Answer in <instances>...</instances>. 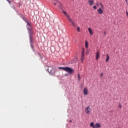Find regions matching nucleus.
Returning <instances> with one entry per match:
<instances>
[{
  "instance_id": "f257e3e1",
  "label": "nucleus",
  "mask_w": 128,
  "mask_h": 128,
  "mask_svg": "<svg viewBox=\"0 0 128 128\" xmlns=\"http://www.w3.org/2000/svg\"><path fill=\"white\" fill-rule=\"evenodd\" d=\"M90 128H100V124L98 123H96L95 125L94 122H91L90 123Z\"/></svg>"
},
{
  "instance_id": "f03ea898",
  "label": "nucleus",
  "mask_w": 128,
  "mask_h": 128,
  "mask_svg": "<svg viewBox=\"0 0 128 128\" xmlns=\"http://www.w3.org/2000/svg\"><path fill=\"white\" fill-rule=\"evenodd\" d=\"M65 72H68L70 74H72L74 70L70 67H65Z\"/></svg>"
},
{
  "instance_id": "7ed1b4c3",
  "label": "nucleus",
  "mask_w": 128,
  "mask_h": 128,
  "mask_svg": "<svg viewBox=\"0 0 128 128\" xmlns=\"http://www.w3.org/2000/svg\"><path fill=\"white\" fill-rule=\"evenodd\" d=\"M54 6H59V8L60 10H62V3L60 2L59 1H58L57 0H55L54 2Z\"/></svg>"
},
{
  "instance_id": "20e7f679",
  "label": "nucleus",
  "mask_w": 128,
  "mask_h": 128,
  "mask_svg": "<svg viewBox=\"0 0 128 128\" xmlns=\"http://www.w3.org/2000/svg\"><path fill=\"white\" fill-rule=\"evenodd\" d=\"M85 112L87 114H90L92 112V108H90V106H88L85 108Z\"/></svg>"
},
{
  "instance_id": "39448f33",
  "label": "nucleus",
  "mask_w": 128,
  "mask_h": 128,
  "mask_svg": "<svg viewBox=\"0 0 128 128\" xmlns=\"http://www.w3.org/2000/svg\"><path fill=\"white\" fill-rule=\"evenodd\" d=\"M48 71L50 74H56V69L52 67H49L48 69Z\"/></svg>"
},
{
  "instance_id": "423d86ee",
  "label": "nucleus",
  "mask_w": 128,
  "mask_h": 128,
  "mask_svg": "<svg viewBox=\"0 0 128 128\" xmlns=\"http://www.w3.org/2000/svg\"><path fill=\"white\" fill-rule=\"evenodd\" d=\"M68 20L70 22L74 28H76V22L74 21L70 17V18H68Z\"/></svg>"
},
{
  "instance_id": "0eeeda50",
  "label": "nucleus",
  "mask_w": 128,
  "mask_h": 128,
  "mask_svg": "<svg viewBox=\"0 0 128 128\" xmlns=\"http://www.w3.org/2000/svg\"><path fill=\"white\" fill-rule=\"evenodd\" d=\"M81 62H84V48L82 49V53L81 54Z\"/></svg>"
},
{
  "instance_id": "6e6552de",
  "label": "nucleus",
  "mask_w": 128,
  "mask_h": 128,
  "mask_svg": "<svg viewBox=\"0 0 128 128\" xmlns=\"http://www.w3.org/2000/svg\"><path fill=\"white\" fill-rule=\"evenodd\" d=\"M25 22L27 24L26 26H27V28H28V30H32V25L30 24V23L28 20H26Z\"/></svg>"
},
{
  "instance_id": "1a4fd4ad",
  "label": "nucleus",
  "mask_w": 128,
  "mask_h": 128,
  "mask_svg": "<svg viewBox=\"0 0 128 128\" xmlns=\"http://www.w3.org/2000/svg\"><path fill=\"white\" fill-rule=\"evenodd\" d=\"M88 88H84V96H88Z\"/></svg>"
},
{
  "instance_id": "9d476101",
  "label": "nucleus",
  "mask_w": 128,
  "mask_h": 128,
  "mask_svg": "<svg viewBox=\"0 0 128 128\" xmlns=\"http://www.w3.org/2000/svg\"><path fill=\"white\" fill-rule=\"evenodd\" d=\"M97 12H98V14H104V12L102 11V10L100 8H99L97 10Z\"/></svg>"
},
{
  "instance_id": "9b49d317",
  "label": "nucleus",
  "mask_w": 128,
  "mask_h": 128,
  "mask_svg": "<svg viewBox=\"0 0 128 128\" xmlns=\"http://www.w3.org/2000/svg\"><path fill=\"white\" fill-rule=\"evenodd\" d=\"M29 38H30V44H32V43L34 42V38H32V36H30Z\"/></svg>"
},
{
  "instance_id": "f8f14e48",
  "label": "nucleus",
  "mask_w": 128,
  "mask_h": 128,
  "mask_svg": "<svg viewBox=\"0 0 128 128\" xmlns=\"http://www.w3.org/2000/svg\"><path fill=\"white\" fill-rule=\"evenodd\" d=\"M96 60H98V58H100V52H96Z\"/></svg>"
},
{
  "instance_id": "ddd939ff",
  "label": "nucleus",
  "mask_w": 128,
  "mask_h": 128,
  "mask_svg": "<svg viewBox=\"0 0 128 128\" xmlns=\"http://www.w3.org/2000/svg\"><path fill=\"white\" fill-rule=\"evenodd\" d=\"M62 12H63V14H65V16H66L68 20V18H70V16L68 14H66V11H62Z\"/></svg>"
},
{
  "instance_id": "4468645a",
  "label": "nucleus",
  "mask_w": 128,
  "mask_h": 128,
  "mask_svg": "<svg viewBox=\"0 0 128 128\" xmlns=\"http://www.w3.org/2000/svg\"><path fill=\"white\" fill-rule=\"evenodd\" d=\"M88 31L89 32L91 36H92V29H90V28H88Z\"/></svg>"
},
{
  "instance_id": "2eb2a0df",
  "label": "nucleus",
  "mask_w": 128,
  "mask_h": 128,
  "mask_svg": "<svg viewBox=\"0 0 128 128\" xmlns=\"http://www.w3.org/2000/svg\"><path fill=\"white\" fill-rule=\"evenodd\" d=\"M88 4H90V6H92V4H94V1L92 0H89Z\"/></svg>"
},
{
  "instance_id": "dca6fc26",
  "label": "nucleus",
  "mask_w": 128,
  "mask_h": 128,
  "mask_svg": "<svg viewBox=\"0 0 128 128\" xmlns=\"http://www.w3.org/2000/svg\"><path fill=\"white\" fill-rule=\"evenodd\" d=\"M85 46H86V48H88V41L85 42Z\"/></svg>"
},
{
  "instance_id": "f3484780",
  "label": "nucleus",
  "mask_w": 128,
  "mask_h": 128,
  "mask_svg": "<svg viewBox=\"0 0 128 128\" xmlns=\"http://www.w3.org/2000/svg\"><path fill=\"white\" fill-rule=\"evenodd\" d=\"M106 62H108V60H110V56H108V54H106Z\"/></svg>"
},
{
  "instance_id": "a211bd4d",
  "label": "nucleus",
  "mask_w": 128,
  "mask_h": 128,
  "mask_svg": "<svg viewBox=\"0 0 128 128\" xmlns=\"http://www.w3.org/2000/svg\"><path fill=\"white\" fill-rule=\"evenodd\" d=\"M59 70H64L65 72L66 70V67H59Z\"/></svg>"
},
{
  "instance_id": "6ab92c4d",
  "label": "nucleus",
  "mask_w": 128,
  "mask_h": 128,
  "mask_svg": "<svg viewBox=\"0 0 128 128\" xmlns=\"http://www.w3.org/2000/svg\"><path fill=\"white\" fill-rule=\"evenodd\" d=\"M28 30V32H29V34H30V36H32V30Z\"/></svg>"
},
{
  "instance_id": "aec40b11",
  "label": "nucleus",
  "mask_w": 128,
  "mask_h": 128,
  "mask_svg": "<svg viewBox=\"0 0 128 128\" xmlns=\"http://www.w3.org/2000/svg\"><path fill=\"white\" fill-rule=\"evenodd\" d=\"M77 30H78V32H80V28L78 26V28H77Z\"/></svg>"
},
{
  "instance_id": "412c9836",
  "label": "nucleus",
  "mask_w": 128,
  "mask_h": 128,
  "mask_svg": "<svg viewBox=\"0 0 128 128\" xmlns=\"http://www.w3.org/2000/svg\"><path fill=\"white\" fill-rule=\"evenodd\" d=\"M100 76H101V78H102V76H104V73H101L100 74Z\"/></svg>"
},
{
  "instance_id": "4be33fe9",
  "label": "nucleus",
  "mask_w": 128,
  "mask_h": 128,
  "mask_svg": "<svg viewBox=\"0 0 128 128\" xmlns=\"http://www.w3.org/2000/svg\"><path fill=\"white\" fill-rule=\"evenodd\" d=\"M93 8H94V10H96V6H93Z\"/></svg>"
},
{
  "instance_id": "5701e85b",
  "label": "nucleus",
  "mask_w": 128,
  "mask_h": 128,
  "mask_svg": "<svg viewBox=\"0 0 128 128\" xmlns=\"http://www.w3.org/2000/svg\"><path fill=\"white\" fill-rule=\"evenodd\" d=\"M30 46H31L32 49L34 48V46L32 45V44H30Z\"/></svg>"
},
{
  "instance_id": "b1692460",
  "label": "nucleus",
  "mask_w": 128,
  "mask_h": 128,
  "mask_svg": "<svg viewBox=\"0 0 128 128\" xmlns=\"http://www.w3.org/2000/svg\"><path fill=\"white\" fill-rule=\"evenodd\" d=\"M100 6H101V8H104V6H102V4H100Z\"/></svg>"
},
{
  "instance_id": "393cba45",
  "label": "nucleus",
  "mask_w": 128,
  "mask_h": 128,
  "mask_svg": "<svg viewBox=\"0 0 128 128\" xmlns=\"http://www.w3.org/2000/svg\"><path fill=\"white\" fill-rule=\"evenodd\" d=\"M119 108H122V106L121 104H119Z\"/></svg>"
},
{
  "instance_id": "a878e982",
  "label": "nucleus",
  "mask_w": 128,
  "mask_h": 128,
  "mask_svg": "<svg viewBox=\"0 0 128 128\" xmlns=\"http://www.w3.org/2000/svg\"><path fill=\"white\" fill-rule=\"evenodd\" d=\"M78 80H80V74H78Z\"/></svg>"
},
{
  "instance_id": "bb28decb",
  "label": "nucleus",
  "mask_w": 128,
  "mask_h": 128,
  "mask_svg": "<svg viewBox=\"0 0 128 128\" xmlns=\"http://www.w3.org/2000/svg\"><path fill=\"white\" fill-rule=\"evenodd\" d=\"M106 32H104V35L106 36Z\"/></svg>"
},
{
  "instance_id": "cd10ccee",
  "label": "nucleus",
  "mask_w": 128,
  "mask_h": 128,
  "mask_svg": "<svg viewBox=\"0 0 128 128\" xmlns=\"http://www.w3.org/2000/svg\"><path fill=\"white\" fill-rule=\"evenodd\" d=\"M7 0V2H10V3L11 2L10 1V0Z\"/></svg>"
},
{
  "instance_id": "c85d7f7f",
  "label": "nucleus",
  "mask_w": 128,
  "mask_h": 128,
  "mask_svg": "<svg viewBox=\"0 0 128 128\" xmlns=\"http://www.w3.org/2000/svg\"><path fill=\"white\" fill-rule=\"evenodd\" d=\"M126 0V2L127 0Z\"/></svg>"
}]
</instances>
